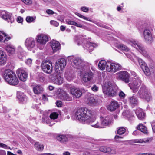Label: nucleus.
<instances>
[{
    "instance_id": "obj_1",
    "label": "nucleus",
    "mask_w": 155,
    "mask_h": 155,
    "mask_svg": "<svg viewBox=\"0 0 155 155\" xmlns=\"http://www.w3.org/2000/svg\"><path fill=\"white\" fill-rule=\"evenodd\" d=\"M76 118L80 121L91 124L93 127L96 128H103L105 127L102 120L96 121L94 115L90 110L87 108H81L75 112Z\"/></svg>"
},
{
    "instance_id": "obj_2",
    "label": "nucleus",
    "mask_w": 155,
    "mask_h": 155,
    "mask_svg": "<svg viewBox=\"0 0 155 155\" xmlns=\"http://www.w3.org/2000/svg\"><path fill=\"white\" fill-rule=\"evenodd\" d=\"M2 74L4 79L9 84L15 86L18 84L19 81L15 73L11 70H5L3 72Z\"/></svg>"
},
{
    "instance_id": "obj_3",
    "label": "nucleus",
    "mask_w": 155,
    "mask_h": 155,
    "mask_svg": "<svg viewBox=\"0 0 155 155\" xmlns=\"http://www.w3.org/2000/svg\"><path fill=\"white\" fill-rule=\"evenodd\" d=\"M81 78V80L84 81V85L90 87V84H88L91 81L94 77L93 72L89 69H87L85 67L81 68L80 71Z\"/></svg>"
},
{
    "instance_id": "obj_4",
    "label": "nucleus",
    "mask_w": 155,
    "mask_h": 155,
    "mask_svg": "<svg viewBox=\"0 0 155 155\" xmlns=\"http://www.w3.org/2000/svg\"><path fill=\"white\" fill-rule=\"evenodd\" d=\"M116 87L113 86L110 82L106 83L103 86V93L107 96L113 97L117 94Z\"/></svg>"
},
{
    "instance_id": "obj_5",
    "label": "nucleus",
    "mask_w": 155,
    "mask_h": 155,
    "mask_svg": "<svg viewBox=\"0 0 155 155\" xmlns=\"http://www.w3.org/2000/svg\"><path fill=\"white\" fill-rule=\"evenodd\" d=\"M68 59L71 62L72 66L74 68L79 69L80 71L81 68H84V61L81 58L74 56H68Z\"/></svg>"
},
{
    "instance_id": "obj_6",
    "label": "nucleus",
    "mask_w": 155,
    "mask_h": 155,
    "mask_svg": "<svg viewBox=\"0 0 155 155\" xmlns=\"http://www.w3.org/2000/svg\"><path fill=\"white\" fill-rule=\"evenodd\" d=\"M140 97L146 99L147 101L151 98V94L144 85H142L137 93Z\"/></svg>"
},
{
    "instance_id": "obj_7",
    "label": "nucleus",
    "mask_w": 155,
    "mask_h": 155,
    "mask_svg": "<svg viewBox=\"0 0 155 155\" xmlns=\"http://www.w3.org/2000/svg\"><path fill=\"white\" fill-rule=\"evenodd\" d=\"M107 64L106 71L112 74L115 73L122 68V66L117 63H113L109 61Z\"/></svg>"
},
{
    "instance_id": "obj_8",
    "label": "nucleus",
    "mask_w": 155,
    "mask_h": 155,
    "mask_svg": "<svg viewBox=\"0 0 155 155\" xmlns=\"http://www.w3.org/2000/svg\"><path fill=\"white\" fill-rule=\"evenodd\" d=\"M130 45L139 51L140 53L145 57L148 56V54L142 45L138 42L135 40L130 41Z\"/></svg>"
},
{
    "instance_id": "obj_9",
    "label": "nucleus",
    "mask_w": 155,
    "mask_h": 155,
    "mask_svg": "<svg viewBox=\"0 0 155 155\" xmlns=\"http://www.w3.org/2000/svg\"><path fill=\"white\" fill-rule=\"evenodd\" d=\"M141 83V81L140 79L139 78L135 77L133 79V81L129 84L128 85L130 88L132 90L133 92L135 93L137 91Z\"/></svg>"
},
{
    "instance_id": "obj_10",
    "label": "nucleus",
    "mask_w": 155,
    "mask_h": 155,
    "mask_svg": "<svg viewBox=\"0 0 155 155\" xmlns=\"http://www.w3.org/2000/svg\"><path fill=\"white\" fill-rule=\"evenodd\" d=\"M0 17L8 23H12L14 21L12 14L5 11H0Z\"/></svg>"
},
{
    "instance_id": "obj_11",
    "label": "nucleus",
    "mask_w": 155,
    "mask_h": 155,
    "mask_svg": "<svg viewBox=\"0 0 155 155\" xmlns=\"http://www.w3.org/2000/svg\"><path fill=\"white\" fill-rule=\"evenodd\" d=\"M41 67L43 71L47 73H51L52 70L51 63L49 61H43L42 63Z\"/></svg>"
},
{
    "instance_id": "obj_12",
    "label": "nucleus",
    "mask_w": 155,
    "mask_h": 155,
    "mask_svg": "<svg viewBox=\"0 0 155 155\" xmlns=\"http://www.w3.org/2000/svg\"><path fill=\"white\" fill-rule=\"evenodd\" d=\"M143 37L145 41L150 44L153 41L151 31L148 28H145L143 31Z\"/></svg>"
},
{
    "instance_id": "obj_13",
    "label": "nucleus",
    "mask_w": 155,
    "mask_h": 155,
    "mask_svg": "<svg viewBox=\"0 0 155 155\" xmlns=\"http://www.w3.org/2000/svg\"><path fill=\"white\" fill-rule=\"evenodd\" d=\"M70 93L74 98L78 99L80 97L82 94V91L79 88L72 87L70 88Z\"/></svg>"
},
{
    "instance_id": "obj_14",
    "label": "nucleus",
    "mask_w": 155,
    "mask_h": 155,
    "mask_svg": "<svg viewBox=\"0 0 155 155\" xmlns=\"http://www.w3.org/2000/svg\"><path fill=\"white\" fill-rule=\"evenodd\" d=\"M117 78L127 83L130 81L129 74L126 71H121L117 74Z\"/></svg>"
},
{
    "instance_id": "obj_15",
    "label": "nucleus",
    "mask_w": 155,
    "mask_h": 155,
    "mask_svg": "<svg viewBox=\"0 0 155 155\" xmlns=\"http://www.w3.org/2000/svg\"><path fill=\"white\" fill-rule=\"evenodd\" d=\"M66 64L65 59L63 58L60 59L56 62L55 67V71L57 72L62 71L64 69Z\"/></svg>"
},
{
    "instance_id": "obj_16",
    "label": "nucleus",
    "mask_w": 155,
    "mask_h": 155,
    "mask_svg": "<svg viewBox=\"0 0 155 155\" xmlns=\"http://www.w3.org/2000/svg\"><path fill=\"white\" fill-rule=\"evenodd\" d=\"M48 38L47 35L40 34L38 35L36 38L37 42L40 44L45 45L48 41Z\"/></svg>"
},
{
    "instance_id": "obj_17",
    "label": "nucleus",
    "mask_w": 155,
    "mask_h": 155,
    "mask_svg": "<svg viewBox=\"0 0 155 155\" xmlns=\"http://www.w3.org/2000/svg\"><path fill=\"white\" fill-rule=\"evenodd\" d=\"M49 78L54 84H57L60 85L63 82V78L58 75H56L55 73L51 75Z\"/></svg>"
},
{
    "instance_id": "obj_18",
    "label": "nucleus",
    "mask_w": 155,
    "mask_h": 155,
    "mask_svg": "<svg viewBox=\"0 0 155 155\" xmlns=\"http://www.w3.org/2000/svg\"><path fill=\"white\" fill-rule=\"evenodd\" d=\"M18 75L21 81L24 82L26 81L28 77L27 73L23 69L19 68L17 71Z\"/></svg>"
},
{
    "instance_id": "obj_19",
    "label": "nucleus",
    "mask_w": 155,
    "mask_h": 155,
    "mask_svg": "<svg viewBox=\"0 0 155 155\" xmlns=\"http://www.w3.org/2000/svg\"><path fill=\"white\" fill-rule=\"evenodd\" d=\"M25 45L28 49L33 48L35 46L34 39L32 38H27L25 41Z\"/></svg>"
},
{
    "instance_id": "obj_20",
    "label": "nucleus",
    "mask_w": 155,
    "mask_h": 155,
    "mask_svg": "<svg viewBox=\"0 0 155 155\" xmlns=\"http://www.w3.org/2000/svg\"><path fill=\"white\" fill-rule=\"evenodd\" d=\"M50 45L54 52L57 51L61 48L60 43L58 41L54 40H53L50 43Z\"/></svg>"
},
{
    "instance_id": "obj_21",
    "label": "nucleus",
    "mask_w": 155,
    "mask_h": 155,
    "mask_svg": "<svg viewBox=\"0 0 155 155\" xmlns=\"http://www.w3.org/2000/svg\"><path fill=\"white\" fill-rule=\"evenodd\" d=\"M152 140V138L149 137L144 138L143 139H134L131 140V142L135 143H149Z\"/></svg>"
},
{
    "instance_id": "obj_22",
    "label": "nucleus",
    "mask_w": 155,
    "mask_h": 155,
    "mask_svg": "<svg viewBox=\"0 0 155 155\" xmlns=\"http://www.w3.org/2000/svg\"><path fill=\"white\" fill-rule=\"evenodd\" d=\"M18 56L20 59L23 60L25 58V53L23 51L21 47L19 46L18 48Z\"/></svg>"
},
{
    "instance_id": "obj_23",
    "label": "nucleus",
    "mask_w": 155,
    "mask_h": 155,
    "mask_svg": "<svg viewBox=\"0 0 155 155\" xmlns=\"http://www.w3.org/2000/svg\"><path fill=\"white\" fill-rule=\"evenodd\" d=\"M97 45L95 43L91 42H87L86 44L84 46V48H86L87 50L90 51H93L94 48L97 47Z\"/></svg>"
},
{
    "instance_id": "obj_24",
    "label": "nucleus",
    "mask_w": 155,
    "mask_h": 155,
    "mask_svg": "<svg viewBox=\"0 0 155 155\" xmlns=\"http://www.w3.org/2000/svg\"><path fill=\"white\" fill-rule=\"evenodd\" d=\"M6 59L5 54L2 51L0 50V65H4L6 63Z\"/></svg>"
},
{
    "instance_id": "obj_25",
    "label": "nucleus",
    "mask_w": 155,
    "mask_h": 155,
    "mask_svg": "<svg viewBox=\"0 0 155 155\" xmlns=\"http://www.w3.org/2000/svg\"><path fill=\"white\" fill-rule=\"evenodd\" d=\"M119 107L117 102L115 101H112L110 104L107 107V109L110 111L115 110Z\"/></svg>"
},
{
    "instance_id": "obj_26",
    "label": "nucleus",
    "mask_w": 155,
    "mask_h": 155,
    "mask_svg": "<svg viewBox=\"0 0 155 155\" xmlns=\"http://www.w3.org/2000/svg\"><path fill=\"white\" fill-rule=\"evenodd\" d=\"M102 120L104 123H105L104 124L105 127L112 124L114 121L113 117L110 116H107L104 119Z\"/></svg>"
},
{
    "instance_id": "obj_27",
    "label": "nucleus",
    "mask_w": 155,
    "mask_h": 155,
    "mask_svg": "<svg viewBox=\"0 0 155 155\" xmlns=\"http://www.w3.org/2000/svg\"><path fill=\"white\" fill-rule=\"evenodd\" d=\"M65 21L66 23L68 25H73L81 28H82L83 26V25L78 22H75L69 19H67Z\"/></svg>"
},
{
    "instance_id": "obj_28",
    "label": "nucleus",
    "mask_w": 155,
    "mask_h": 155,
    "mask_svg": "<svg viewBox=\"0 0 155 155\" xmlns=\"http://www.w3.org/2000/svg\"><path fill=\"white\" fill-rule=\"evenodd\" d=\"M10 39L11 38L8 37L5 33L0 31V42H5V41H7Z\"/></svg>"
},
{
    "instance_id": "obj_29",
    "label": "nucleus",
    "mask_w": 155,
    "mask_h": 155,
    "mask_svg": "<svg viewBox=\"0 0 155 155\" xmlns=\"http://www.w3.org/2000/svg\"><path fill=\"white\" fill-rule=\"evenodd\" d=\"M109 61L106 62L104 60H101L98 63V67L100 69L104 70L107 67V64Z\"/></svg>"
},
{
    "instance_id": "obj_30",
    "label": "nucleus",
    "mask_w": 155,
    "mask_h": 155,
    "mask_svg": "<svg viewBox=\"0 0 155 155\" xmlns=\"http://www.w3.org/2000/svg\"><path fill=\"white\" fill-rule=\"evenodd\" d=\"M17 97L19 101L22 102H25L27 101V98L23 93L20 92H18Z\"/></svg>"
},
{
    "instance_id": "obj_31",
    "label": "nucleus",
    "mask_w": 155,
    "mask_h": 155,
    "mask_svg": "<svg viewBox=\"0 0 155 155\" xmlns=\"http://www.w3.org/2000/svg\"><path fill=\"white\" fill-rule=\"evenodd\" d=\"M135 112L139 119H142L144 117L145 114L141 109H137L135 111Z\"/></svg>"
},
{
    "instance_id": "obj_32",
    "label": "nucleus",
    "mask_w": 155,
    "mask_h": 155,
    "mask_svg": "<svg viewBox=\"0 0 155 155\" xmlns=\"http://www.w3.org/2000/svg\"><path fill=\"white\" fill-rule=\"evenodd\" d=\"M34 147L35 149L38 151H42L44 148L43 145L41 144L38 142H35L34 144Z\"/></svg>"
},
{
    "instance_id": "obj_33",
    "label": "nucleus",
    "mask_w": 155,
    "mask_h": 155,
    "mask_svg": "<svg viewBox=\"0 0 155 155\" xmlns=\"http://www.w3.org/2000/svg\"><path fill=\"white\" fill-rule=\"evenodd\" d=\"M33 90L35 94H40L43 91V88L41 86L38 85L33 87Z\"/></svg>"
},
{
    "instance_id": "obj_34",
    "label": "nucleus",
    "mask_w": 155,
    "mask_h": 155,
    "mask_svg": "<svg viewBox=\"0 0 155 155\" xmlns=\"http://www.w3.org/2000/svg\"><path fill=\"white\" fill-rule=\"evenodd\" d=\"M137 129L145 134L148 133L147 127L143 124H140L137 127Z\"/></svg>"
},
{
    "instance_id": "obj_35",
    "label": "nucleus",
    "mask_w": 155,
    "mask_h": 155,
    "mask_svg": "<svg viewBox=\"0 0 155 155\" xmlns=\"http://www.w3.org/2000/svg\"><path fill=\"white\" fill-rule=\"evenodd\" d=\"M6 49L7 52L11 55L14 54L15 52V49L12 46L8 45L7 46Z\"/></svg>"
},
{
    "instance_id": "obj_36",
    "label": "nucleus",
    "mask_w": 155,
    "mask_h": 155,
    "mask_svg": "<svg viewBox=\"0 0 155 155\" xmlns=\"http://www.w3.org/2000/svg\"><path fill=\"white\" fill-rule=\"evenodd\" d=\"M61 97L62 99L65 101H71L72 100V97L65 92L63 93L62 96Z\"/></svg>"
},
{
    "instance_id": "obj_37",
    "label": "nucleus",
    "mask_w": 155,
    "mask_h": 155,
    "mask_svg": "<svg viewBox=\"0 0 155 155\" xmlns=\"http://www.w3.org/2000/svg\"><path fill=\"white\" fill-rule=\"evenodd\" d=\"M57 138L58 140L62 143H64L68 140L67 137L64 135H60L57 136Z\"/></svg>"
},
{
    "instance_id": "obj_38",
    "label": "nucleus",
    "mask_w": 155,
    "mask_h": 155,
    "mask_svg": "<svg viewBox=\"0 0 155 155\" xmlns=\"http://www.w3.org/2000/svg\"><path fill=\"white\" fill-rule=\"evenodd\" d=\"M129 101L130 104L134 105H136L138 103V100L136 97L134 96L130 97Z\"/></svg>"
},
{
    "instance_id": "obj_39",
    "label": "nucleus",
    "mask_w": 155,
    "mask_h": 155,
    "mask_svg": "<svg viewBox=\"0 0 155 155\" xmlns=\"http://www.w3.org/2000/svg\"><path fill=\"white\" fill-rule=\"evenodd\" d=\"M116 46L119 49L121 50H124L126 51H129V48L126 45L123 44H118L116 45Z\"/></svg>"
},
{
    "instance_id": "obj_40",
    "label": "nucleus",
    "mask_w": 155,
    "mask_h": 155,
    "mask_svg": "<svg viewBox=\"0 0 155 155\" xmlns=\"http://www.w3.org/2000/svg\"><path fill=\"white\" fill-rule=\"evenodd\" d=\"M87 102L89 104H94L96 103L95 100L92 97H91L87 99Z\"/></svg>"
},
{
    "instance_id": "obj_41",
    "label": "nucleus",
    "mask_w": 155,
    "mask_h": 155,
    "mask_svg": "<svg viewBox=\"0 0 155 155\" xmlns=\"http://www.w3.org/2000/svg\"><path fill=\"white\" fill-rule=\"evenodd\" d=\"M36 18V17H32L30 16H27L26 17V20L28 23H31L32 22H34Z\"/></svg>"
},
{
    "instance_id": "obj_42",
    "label": "nucleus",
    "mask_w": 155,
    "mask_h": 155,
    "mask_svg": "<svg viewBox=\"0 0 155 155\" xmlns=\"http://www.w3.org/2000/svg\"><path fill=\"white\" fill-rule=\"evenodd\" d=\"M136 59L138 60L140 66L141 68H144V66L147 65L141 59L137 57Z\"/></svg>"
},
{
    "instance_id": "obj_43",
    "label": "nucleus",
    "mask_w": 155,
    "mask_h": 155,
    "mask_svg": "<svg viewBox=\"0 0 155 155\" xmlns=\"http://www.w3.org/2000/svg\"><path fill=\"white\" fill-rule=\"evenodd\" d=\"M145 74L147 76H149L150 75V73L147 66L146 65L144 68H142Z\"/></svg>"
},
{
    "instance_id": "obj_44",
    "label": "nucleus",
    "mask_w": 155,
    "mask_h": 155,
    "mask_svg": "<svg viewBox=\"0 0 155 155\" xmlns=\"http://www.w3.org/2000/svg\"><path fill=\"white\" fill-rule=\"evenodd\" d=\"M75 39L77 41L78 45H79L82 44V41H85V40L83 39L81 37V35L76 36Z\"/></svg>"
},
{
    "instance_id": "obj_45",
    "label": "nucleus",
    "mask_w": 155,
    "mask_h": 155,
    "mask_svg": "<svg viewBox=\"0 0 155 155\" xmlns=\"http://www.w3.org/2000/svg\"><path fill=\"white\" fill-rule=\"evenodd\" d=\"M58 113L57 112H52L50 115L49 117L51 119L54 120L58 118Z\"/></svg>"
},
{
    "instance_id": "obj_46",
    "label": "nucleus",
    "mask_w": 155,
    "mask_h": 155,
    "mask_svg": "<svg viewBox=\"0 0 155 155\" xmlns=\"http://www.w3.org/2000/svg\"><path fill=\"white\" fill-rule=\"evenodd\" d=\"M109 147H101L100 148V150L103 152L107 153L110 150Z\"/></svg>"
},
{
    "instance_id": "obj_47",
    "label": "nucleus",
    "mask_w": 155,
    "mask_h": 155,
    "mask_svg": "<svg viewBox=\"0 0 155 155\" xmlns=\"http://www.w3.org/2000/svg\"><path fill=\"white\" fill-rule=\"evenodd\" d=\"M65 76L68 81H69L72 80L74 78V76L71 74L66 73L65 74Z\"/></svg>"
},
{
    "instance_id": "obj_48",
    "label": "nucleus",
    "mask_w": 155,
    "mask_h": 155,
    "mask_svg": "<svg viewBox=\"0 0 155 155\" xmlns=\"http://www.w3.org/2000/svg\"><path fill=\"white\" fill-rule=\"evenodd\" d=\"M126 55L128 58H129L133 61H134V59L133 58L136 59L137 57V56H136L134 54L132 53H131V54L127 53L126 54Z\"/></svg>"
},
{
    "instance_id": "obj_49",
    "label": "nucleus",
    "mask_w": 155,
    "mask_h": 155,
    "mask_svg": "<svg viewBox=\"0 0 155 155\" xmlns=\"http://www.w3.org/2000/svg\"><path fill=\"white\" fill-rule=\"evenodd\" d=\"M49 120L48 117H43L42 119V122L43 123H45L46 122L48 124H49L50 126H52L53 124H54L55 123H54L53 124H50V122L49 121Z\"/></svg>"
},
{
    "instance_id": "obj_50",
    "label": "nucleus",
    "mask_w": 155,
    "mask_h": 155,
    "mask_svg": "<svg viewBox=\"0 0 155 155\" xmlns=\"http://www.w3.org/2000/svg\"><path fill=\"white\" fill-rule=\"evenodd\" d=\"M126 129L124 127H120L117 130V133L120 135H122L124 134L126 131Z\"/></svg>"
},
{
    "instance_id": "obj_51",
    "label": "nucleus",
    "mask_w": 155,
    "mask_h": 155,
    "mask_svg": "<svg viewBox=\"0 0 155 155\" xmlns=\"http://www.w3.org/2000/svg\"><path fill=\"white\" fill-rule=\"evenodd\" d=\"M75 14L77 15L82 18L90 21H91V20L89 19L88 18L82 15L79 13L76 12Z\"/></svg>"
},
{
    "instance_id": "obj_52",
    "label": "nucleus",
    "mask_w": 155,
    "mask_h": 155,
    "mask_svg": "<svg viewBox=\"0 0 155 155\" xmlns=\"http://www.w3.org/2000/svg\"><path fill=\"white\" fill-rule=\"evenodd\" d=\"M110 150H108L109 152L108 153L110 154L114 155L117 153V151L116 149L109 147Z\"/></svg>"
},
{
    "instance_id": "obj_53",
    "label": "nucleus",
    "mask_w": 155,
    "mask_h": 155,
    "mask_svg": "<svg viewBox=\"0 0 155 155\" xmlns=\"http://www.w3.org/2000/svg\"><path fill=\"white\" fill-rule=\"evenodd\" d=\"M25 4L30 5L32 4V0H21Z\"/></svg>"
},
{
    "instance_id": "obj_54",
    "label": "nucleus",
    "mask_w": 155,
    "mask_h": 155,
    "mask_svg": "<svg viewBox=\"0 0 155 155\" xmlns=\"http://www.w3.org/2000/svg\"><path fill=\"white\" fill-rule=\"evenodd\" d=\"M50 23L51 25L55 27H58L59 25V23L54 20H51L50 21Z\"/></svg>"
},
{
    "instance_id": "obj_55",
    "label": "nucleus",
    "mask_w": 155,
    "mask_h": 155,
    "mask_svg": "<svg viewBox=\"0 0 155 155\" xmlns=\"http://www.w3.org/2000/svg\"><path fill=\"white\" fill-rule=\"evenodd\" d=\"M115 139L116 142H120L122 141L121 140L122 139L123 137L121 136H119L117 135H116L115 137Z\"/></svg>"
},
{
    "instance_id": "obj_56",
    "label": "nucleus",
    "mask_w": 155,
    "mask_h": 155,
    "mask_svg": "<svg viewBox=\"0 0 155 155\" xmlns=\"http://www.w3.org/2000/svg\"><path fill=\"white\" fill-rule=\"evenodd\" d=\"M80 10L81 11H83L85 12H87L89 11V8L85 6H83L81 8Z\"/></svg>"
},
{
    "instance_id": "obj_57",
    "label": "nucleus",
    "mask_w": 155,
    "mask_h": 155,
    "mask_svg": "<svg viewBox=\"0 0 155 155\" xmlns=\"http://www.w3.org/2000/svg\"><path fill=\"white\" fill-rule=\"evenodd\" d=\"M91 89L93 91L97 92L98 90V87L96 85H94L91 87Z\"/></svg>"
},
{
    "instance_id": "obj_58",
    "label": "nucleus",
    "mask_w": 155,
    "mask_h": 155,
    "mask_svg": "<svg viewBox=\"0 0 155 155\" xmlns=\"http://www.w3.org/2000/svg\"><path fill=\"white\" fill-rule=\"evenodd\" d=\"M119 95L121 98L123 99L125 97V95L123 91H121L119 92Z\"/></svg>"
},
{
    "instance_id": "obj_59",
    "label": "nucleus",
    "mask_w": 155,
    "mask_h": 155,
    "mask_svg": "<svg viewBox=\"0 0 155 155\" xmlns=\"http://www.w3.org/2000/svg\"><path fill=\"white\" fill-rule=\"evenodd\" d=\"M23 18L21 16H18L17 18V21L19 23H21L23 21Z\"/></svg>"
},
{
    "instance_id": "obj_60",
    "label": "nucleus",
    "mask_w": 155,
    "mask_h": 155,
    "mask_svg": "<svg viewBox=\"0 0 155 155\" xmlns=\"http://www.w3.org/2000/svg\"><path fill=\"white\" fill-rule=\"evenodd\" d=\"M32 59L31 58H29L28 59L25 61L26 64L29 65H30L31 64H32Z\"/></svg>"
},
{
    "instance_id": "obj_61",
    "label": "nucleus",
    "mask_w": 155,
    "mask_h": 155,
    "mask_svg": "<svg viewBox=\"0 0 155 155\" xmlns=\"http://www.w3.org/2000/svg\"><path fill=\"white\" fill-rule=\"evenodd\" d=\"M46 12L48 14L52 15L54 13L53 11L50 9H47L46 11Z\"/></svg>"
},
{
    "instance_id": "obj_62",
    "label": "nucleus",
    "mask_w": 155,
    "mask_h": 155,
    "mask_svg": "<svg viewBox=\"0 0 155 155\" xmlns=\"http://www.w3.org/2000/svg\"><path fill=\"white\" fill-rule=\"evenodd\" d=\"M56 105L58 107H61L62 105V102L61 101H58L56 102Z\"/></svg>"
},
{
    "instance_id": "obj_63",
    "label": "nucleus",
    "mask_w": 155,
    "mask_h": 155,
    "mask_svg": "<svg viewBox=\"0 0 155 155\" xmlns=\"http://www.w3.org/2000/svg\"><path fill=\"white\" fill-rule=\"evenodd\" d=\"M6 152L4 150H0V155H6Z\"/></svg>"
},
{
    "instance_id": "obj_64",
    "label": "nucleus",
    "mask_w": 155,
    "mask_h": 155,
    "mask_svg": "<svg viewBox=\"0 0 155 155\" xmlns=\"http://www.w3.org/2000/svg\"><path fill=\"white\" fill-rule=\"evenodd\" d=\"M41 155H58L56 153L51 154L49 153H43Z\"/></svg>"
}]
</instances>
